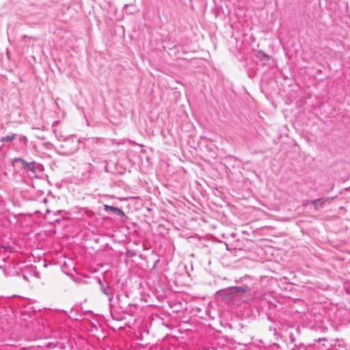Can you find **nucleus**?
I'll use <instances>...</instances> for the list:
<instances>
[{"label": "nucleus", "mask_w": 350, "mask_h": 350, "mask_svg": "<svg viewBox=\"0 0 350 350\" xmlns=\"http://www.w3.org/2000/svg\"><path fill=\"white\" fill-rule=\"evenodd\" d=\"M60 148L64 150L62 153L63 155H72L79 149V143L72 137L66 138Z\"/></svg>", "instance_id": "nucleus-1"}, {"label": "nucleus", "mask_w": 350, "mask_h": 350, "mask_svg": "<svg viewBox=\"0 0 350 350\" xmlns=\"http://www.w3.org/2000/svg\"><path fill=\"white\" fill-rule=\"evenodd\" d=\"M98 284L101 292L107 297L109 302L111 303L113 298V288L106 281L105 277L102 279L98 278Z\"/></svg>", "instance_id": "nucleus-2"}, {"label": "nucleus", "mask_w": 350, "mask_h": 350, "mask_svg": "<svg viewBox=\"0 0 350 350\" xmlns=\"http://www.w3.org/2000/svg\"><path fill=\"white\" fill-rule=\"evenodd\" d=\"M250 291V288L247 285H243L241 286H232L225 290L224 295L226 298L230 299L237 295H245L246 293Z\"/></svg>", "instance_id": "nucleus-3"}, {"label": "nucleus", "mask_w": 350, "mask_h": 350, "mask_svg": "<svg viewBox=\"0 0 350 350\" xmlns=\"http://www.w3.org/2000/svg\"><path fill=\"white\" fill-rule=\"evenodd\" d=\"M336 197L332 198H320L315 200H308V204H312L314 206L315 211H319L325 206L326 203L329 204L330 201L334 199Z\"/></svg>", "instance_id": "nucleus-4"}, {"label": "nucleus", "mask_w": 350, "mask_h": 350, "mask_svg": "<svg viewBox=\"0 0 350 350\" xmlns=\"http://www.w3.org/2000/svg\"><path fill=\"white\" fill-rule=\"evenodd\" d=\"M24 170L25 172H31L33 174L41 173L44 170V167L42 164L33 161L29 162Z\"/></svg>", "instance_id": "nucleus-5"}, {"label": "nucleus", "mask_w": 350, "mask_h": 350, "mask_svg": "<svg viewBox=\"0 0 350 350\" xmlns=\"http://www.w3.org/2000/svg\"><path fill=\"white\" fill-rule=\"evenodd\" d=\"M103 207H104V211L105 212H107V213L111 212L113 215H118L120 217L125 216L124 211L118 207L107 205V204H104Z\"/></svg>", "instance_id": "nucleus-6"}, {"label": "nucleus", "mask_w": 350, "mask_h": 350, "mask_svg": "<svg viewBox=\"0 0 350 350\" xmlns=\"http://www.w3.org/2000/svg\"><path fill=\"white\" fill-rule=\"evenodd\" d=\"M256 57L258 60H260V62H262L264 64H266L267 62H268L271 59V56L266 54L262 51H257L256 53Z\"/></svg>", "instance_id": "nucleus-7"}, {"label": "nucleus", "mask_w": 350, "mask_h": 350, "mask_svg": "<svg viewBox=\"0 0 350 350\" xmlns=\"http://www.w3.org/2000/svg\"><path fill=\"white\" fill-rule=\"evenodd\" d=\"M12 163H20L21 165V169L22 170H25V167H27V164L29 163V162H27V161H25V159H23V158H21V157H16V158H14L12 161Z\"/></svg>", "instance_id": "nucleus-8"}, {"label": "nucleus", "mask_w": 350, "mask_h": 350, "mask_svg": "<svg viewBox=\"0 0 350 350\" xmlns=\"http://www.w3.org/2000/svg\"><path fill=\"white\" fill-rule=\"evenodd\" d=\"M16 134H14L12 135H7L5 137H3L0 138V142H12L14 139L15 137L16 136Z\"/></svg>", "instance_id": "nucleus-9"}, {"label": "nucleus", "mask_w": 350, "mask_h": 350, "mask_svg": "<svg viewBox=\"0 0 350 350\" xmlns=\"http://www.w3.org/2000/svg\"><path fill=\"white\" fill-rule=\"evenodd\" d=\"M20 140H21V141H25V142H27V137H26V136H24V135H23V136H21V137H20Z\"/></svg>", "instance_id": "nucleus-10"}, {"label": "nucleus", "mask_w": 350, "mask_h": 350, "mask_svg": "<svg viewBox=\"0 0 350 350\" xmlns=\"http://www.w3.org/2000/svg\"><path fill=\"white\" fill-rule=\"evenodd\" d=\"M23 278L25 280H28V279H27V277L25 275H23Z\"/></svg>", "instance_id": "nucleus-11"}, {"label": "nucleus", "mask_w": 350, "mask_h": 350, "mask_svg": "<svg viewBox=\"0 0 350 350\" xmlns=\"http://www.w3.org/2000/svg\"><path fill=\"white\" fill-rule=\"evenodd\" d=\"M47 202V199L46 198H44L43 199V202L46 203Z\"/></svg>", "instance_id": "nucleus-12"}, {"label": "nucleus", "mask_w": 350, "mask_h": 350, "mask_svg": "<svg viewBox=\"0 0 350 350\" xmlns=\"http://www.w3.org/2000/svg\"><path fill=\"white\" fill-rule=\"evenodd\" d=\"M128 5H129L128 4H125V5H124V8H126V7H128Z\"/></svg>", "instance_id": "nucleus-13"}]
</instances>
